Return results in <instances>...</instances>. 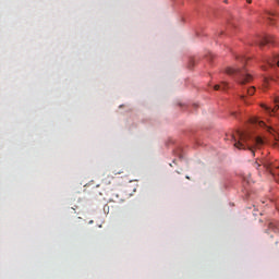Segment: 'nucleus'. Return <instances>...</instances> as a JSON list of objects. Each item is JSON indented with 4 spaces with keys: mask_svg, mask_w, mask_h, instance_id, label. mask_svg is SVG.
<instances>
[{
    "mask_svg": "<svg viewBox=\"0 0 279 279\" xmlns=\"http://www.w3.org/2000/svg\"><path fill=\"white\" fill-rule=\"evenodd\" d=\"M236 61L240 65H235L234 68H228V75H236L239 84H247V82H252V76L245 70V63L247 62V58L244 56H238Z\"/></svg>",
    "mask_w": 279,
    "mask_h": 279,
    "instance_id": "f257e3e1",
    "label": "nucleus"
},
{
    "mask_svg": "<svg viewBox=\"0 0 279 279\" xmlns=\"http://www.w3.org/2000/svg\"><path fill=\"white\" fill-rule=\"evenodd\" d=\"M231 138L234 142V147L238 149H245L247 147L254 156V148H252V144L250 143V141H252L250 135L243 131H236L234 135H231Z\"/></svg>",
    "mask_w": 279,
    "mask_h": 279,
    "instance_id": "f03ea898",
    "label": "nucleus"
},
{
    "mask_svg": "<svg viewBox=\"0 0 279 279\" xmlns=\"http://www.w3.org/2000/svg\"><path fill=\"white\" fill-rule=\"evenodd\" d=\"M254 167L258 169V167H263L264 169H267L274 178H276L277 182H279V167L274 166L271 162L262 159L259 161L254 162Z\"/></svg>",
    "mask_w": 279,
    "mask_h": 279,
    "instance_id": "7ed1b4c3",
    "label": "nucleus"
},
{
    "mask_svg": "<svg viewBox=\"0 0 279 279\" xmlns=\"http://www.w3.org/2000/svg\"><path fill=\"white\" fill-rule=\"evenodd\" d=\"M276 38L271 35L256 36L248 43V45H258V47H265V45H274Z\"/></svg>",
    "mask_w": 279,
    "mask_h": 279,
    "instance_id": "20e7f679",
    "label": "nucleus"
},
{
    "mask_svg": "<svg viewBox=\"0 0 279 279\" xmlns=\"http://www.w3.org/2000/svg\"><path fill=\"white\" fill-rule=\"evenodd\" d=\"M251 141L255 147H260L264 144L263 138L260 137H255Z\"/></svg>",
    "mask_w": 279,
    "mask_h": 279,
    "instance_id": "39448f33",
    "label": "nucleus"
},
{
    "mask_svg": "<svg viewBox=\"0 0 279 279\" xmlns=\"http://www.w3.org/2000/svg\"><path fill=\"white\" fill-rule=\"evenodd\" d=\"M226 88H228V83L222 82L220 85H215L214 86V90H226Z\"/></svg>",
    "mask_w": 279,
    "mask_h": 279,
    "instance_id": "423d86ee",
    "label": "nucleus"
},
{
    "mask_svg": "<svg viewBox=\"0 0 279 279\" xmlns=\"http://www.w3.org/2000/svg\"><path fill=\"white\" fill-rule=\"evenodd\" d=\"M111 202H114L116 204H121V202H123V198H119V194H113L111 197Z\"/></svg>",
    "mask_w": 279,
    "mask_h": 279,
    "instance_id": "0eeeda50",
    "label": "nucleus"
},
{
    "mask_svg": "<svg viewBox=\"0 0 279 279\" xmlns=\"http://www.w3.org/2000/svg\"><path fill=\"white\" fill-rule=\"evenodd\" d=\"M251 123H254V124L258 123L259 128H263L265 125V122L258 121V119L256 118L251 119Z\"/></svg>",
    "mask_w": 279,
    "mask_h": 279,
    "instance_id": "6e6552de",
    "label": "nucleus"
},
{
    "mask_svg": "<svg viewBox=\"0 0 279 279\" xmlns=\"http://www.w3.org/2000/svg\"><path fill=\"white\" fill-rule=\"evenodd\" d=\"M269 82H271L269 78L264 77V80H263V86H264V88H267V87L269 86Z\"/></svg>",
    "mask_w": 279,
    "mask_h": 279,
    "instance_id": "1a4fd4ad",
    "label": "nucleus"
},
{
    "mask_svg": "<svg viewBox=\"0 0 279 279\" xmlns=\"http://www.w3.org/2000/svg\"><path fill=\"white\" fill-rule=\"evenodd\" d=\"M254 93H256V87H251L247 89V95H254Z\"/></svg>",
    "mask_w": 279,
    "mask_h": 279,
    "instance_id": "9d476101",
    "label": "nucleus"
},
{
    "mask_svg": "<svg viewBox=\"0 0 279 279\" xmlns=\"http://www.w3.org/2000/svg\"><path fill=\"white\" fill-rule=\"evenodd\" d=\"M110 180H114V177H113V175H108V177L105 179V184H110Z\"/></svg>",
    "mask_w": 279,
    "mask_h": 279,
    "instance_id": "9b49d317",
    "label": "nucleus"
},
{
    "mask_svg": "<svg viewBox=\"0 0 279 279\" xmlns=\"http://www.w3.org/2000/svg\"><path fill=\"white\" fill-rule=\"evenodd\" d=\"M267 16H268V21H271V16H276V13H268Z\"/></svg>",
    "mask_w": 279,
    "mask_h": 279,
    "instance_id": "f8f14e48",
    "label": "nucleus"
},
{
    "mask_svg": "<svg viewBox=\"0 0 279 279\" xmlns=\"http://www.w3.org/2000/svg\"><path fill=\"white\" fill-rule=\"evenodd\" d=\"M275 104H279V98H277V99L275 100Z\"/></svg>",
    "mask_w": 279,
    "mask_h": 279,
    "instance_id": "ddd939ff",
    "label": "nucleus"
},
{
    "mask_svg": "<svg viewBox=\"0 0 279 279\" xmlns=\"http://www.w3.org/2000/svg\"><path fill=\"white\" fill-rule=\"evenodd\" d=\"M246 3H252V0H246Z\"/></svg>",
    "mask_w": 279,
    "mask_h": 279,
    "instance_id": "4468645a",
    "label": "nucleus"
}]
</instances>
